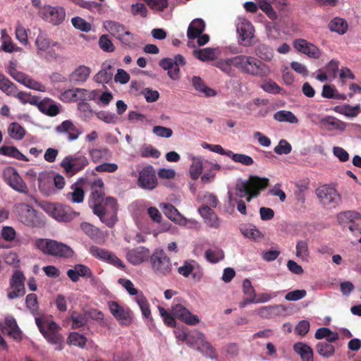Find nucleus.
Instances as JSON below:
<instances>
[{"mask_svg":"<svg viewBox=\"0 0 361 361\" xmlns=\"http://www.w3.org/2000/svg\"><path fill=\"white\" fill-rule=\"evenodd\" d=\"M13 97L18 98L19 101L23 104L27 103L34 106L38 104L39 97L32 96L30 93L18 91V90H17Z\"/></svg>","mask_w":361,"mask_h":361,"instance_id":"8fccbe9b","label":"nucleus"},{"mask_svg":"<svg viewBox=\"0 0 361 361\" xmlns=\"http://www.w3.org/2000/svg\"><path fill=\"white\" fill-rule=\"evenodd\" d=\"M113 76V68L111 65L106 67L102 66V69L94 76V80L97 83H109Z\"/></svg>","mask_w":361,"mask_h":361,"instance_id":"f704fd0d","label":"nucleus"},{"mask_svg":"<svg viewBox=\"0 0 361 361\" xmlns=\"http://www.w3.org/2000/svg\"><path fill=\"white\" fill-rule=\"evenodd\" d=\"M200 214L209 228L217 229L220 227L221 220L217 214L207 205L199 208Z\"/></svg>","mask_w":361,"mask_h":361,"instance_id":"5701e85b","label":"nucleus"},{"mask_svg":"<svg viewBox=\"0 0 361 361\" xmlns=\"http://www.w3.org/2000/svg\"><path fill=\"white\" fill-rule=\"evenodd\" d=\"M232 57L226 59H220L216 62V67L221 70L226 74H231L233 72V64L231 63Z\"/></svg>","mask_w":361,"mask_h":361,"instance_id":"69168bd1","label":"nucleus"},{"mask_svg":"<svg viewBox=\"0 0 361 361\" xmlns=\"http://www.w3.org/2000/svg\"><path fill=\"white\" fill-rule=\"evenodd\" d=\"M228 157L231 158L234 162L240 163L244 166H251L254 164L253 159L244 154H235L231 151Z\"/></svg>","mask_w":361,"mask_h":361,"instance_id":"13d9d810","label":"nucleus"},{"mask_svg":"<svg viewBox=\"0 0 361 361\" xmlns=\"http://www.w3.org/2000/svg\"><path fill=\"white\" fill-rule=\"evenodd\" d=\"M8 135L16 140H21L25 135L26 130L18 123H11L8 128Z\"/></svg>","mask_w":361,"mask_h":361,"instance_id":"ea45409f","label":"nucleus"},{"mask_svg":"<svg viewBox=\"0 0 361 361\" xmlns=\"http://www.w3.org/2000/svg\"><path fill=\"white\" fill-rule=\"evenodd\" d=\"M231 63L239 72L255 77H267L271 73L268 65L252 56L240 54L233 56Z\"/></svg>","mask_w":361,"mask_h":361,"instance_id":"f03ea898","label":"nucleus"},{"mask_svg":"<svg viewBox=\"0 0 361 361\" xmlns=\"http://www.w3.org/2000/svg\"><path fill=\"white\" fill-rule=\"evenodd\" d=\"M296 353L300 355L302 361H314L312 348L304 343L298 342L293 345Z\"/></svg>","mask_w":361,"mask_h":361,"instance_id":"473e14b6","label":"nucleus"},{"mask_svg":"<svg viewBox=\"0 0 361 361\" xmlns=\"http://www.w3.org/2000/svg\"><path fill=\"white\" fill-rule=\"evenodd\" d=\"M315 349L317 353L324 358L331 357L335 354V347L328 342H319L316 345Z\"/></svg>","mask_w":361,"mask_h":361,"instance_id":"4c0bfd02","label":"nucleus"},{"mask_svg":"<svg viewBox=\"0 0 361 361\" xmlns=\"http://www.w3.org/2000/svg\"><path fill=\"white\" fill-rule=\"evenodd\" d=\"M0 90L8 96L13 97L18 88L8 78L0 73Z\"/></svg>","mask_w":361,"mask_h":361,"instance_id":"79ce46f5","label":"nucleus"},{"mask_svg":"<svg viewBox=\"0 0 361 361\" xmlns=\"http://www.w3.org/2000/svg\"><path fill=\"white\" fill-rule=\"evenodd\" d=\"M35 323L44 338L48 343L56 345L55 350H61L63 348V336L60 334L61 326L54 321L42 320L35 318Z\"/></svg>","mask_w":361,"mask_h":361,"instance_id":"39448f33","label":"nucleus"},{"mask_svg":"<svg viewBox=\"0 0 361 361\" xmlns=\"http://www.w3.org/2000/svg\"><path fill=\"white\" fill-rule=\"evenodd\" d=\"M192 54L195 58L201 61L214 60L216 57L215 49L210 47L201 49H195Z\"/></svg>","mask_w":361,"mask_h":361,"instance_id":"a19ab883","label":"nucleus"},{"mask_svg":"<svg viewBox=\"0 0 361 361\" xmlns=\"http://www.w3.org/2000/svg\"><path fill=\"white\" fill-rule=\"evenodd\" d=\"M89 155L94 163H98L102 159H107L110 152L106 147L92 148L89 149Z\"/></svg>","mask_w":361,"mask_h":361,"instance_id":"58836bf2","label":"nucleus"},{"mask_svg":"<svg viewBox=\"0 0 361 361\" xmlns=\"http://www.w3.org/2000/svg\"><path fill=\"white\" fill-rule=\"evenodd\" d=\"M293 47L297 51L310 58L317 59L321 56V51L319 48L304 39H295L293 42Z\"/></svg>","mask_w":361,"mask_h":361,"instance_id":"412c9836","label":"nucleus"},{"mask_svg":"<svg viewBox=\"0 0 361 361\" xmlns=\"http://www.w3.org/2000/svg\"><path fill=\"white\" fill-rule=\"evenodd\" d=\"M85 91L86 90L81 88L68 90L61 94L60 99L63 102H75L78 100V93Z\"/></svg>","mask_w":361,"mask_h":361,"instance_id":"6e6d98bb","label":"nucleus"},{"mask_svg":"<svg viewBox=\"0 0 361 361\" xmlns=\"http://www.w3.org/2000/svg\"><path fill=\"white\" fill-rule=\"evenodd\" d=\"M35 45L37 48V54L47 51L51 46V40L44 33H39L35 40Z\"/></svg>","mask_w":361,"mask_h":361,"instance_id":"3c124183","label":"nucleus"},{"mask_svg":"<svg viewBox=\"0 0 361 361\" xmlns=\"http://www.w3.org/2000/svg\"><path fill=\"white\" fill-rule=\"evenodd\" d=\"M97 117L106 123H116L118 121L117 116L111 112L106 111H100L97 112L96 114Z\"/></svg>","mask_w":361,"mask_h":361,"instance_id":"e2e57ef3","label":"nucleus"},{"mask_svg":"<svg viewBox=\"0 0 361 361\" xmlns=\"http://www.w3.org/2000/svg\"><path fill=\"white\" fill-rule=\"evenodd\" d=\"M26 307L33 314H35L38 308L37 297L34 293H30L25 298Z\"/></svg>","mask_w":361,"mask_h":361,"instance_id":"774afa93","label":"nucleus"},{"mask_svg":"<svg viewBox=\"0 0 361 361\" xmlns=\"http://www.w3.org/2000/svg\"><path fill=\"white\" fill-rule=\"evenodd\" d=\"M158 309L164 323L170 327L176 326V322L175 317H177L188 325L192 326L200 322L198 317L192 314L181 304H176L172 306V314L169 313L163 307L159 306Z\"/></svg>","mask_w":361,"mask_h":361,"instance_id":"7ed1b4c3","label":"nucleus"},{"mask_svg":"<svg viewBox=\"0 0 361 361\" xmlns=\"http://www.w3.org/2000/svg\"><path fill=\"white\" fill-rule=\"evenodd\" d=\"M44 210L59 222L68 223L77 218L80 213L74 211L70 206L62 204L46 202Z\"/></svg>","mask_w":361,"mask_h":361,"instance_id":"1a4fd4ad","label":"nucleus"},{"mask_svg":"<svg viewBox=\"0 0 361 361\" xmlns=\"http://www.w3.org/2000/svg\"><path fill=\"white\" fill-rule=\"evenodd\" d=\"M1 331L16 340L21 339V331L18 326L16 319L13 317H6L4 324L1 326Z\"/></svg>","mask_w":361,"mask_h":361,"instance_id":"b1692460","label":"nucleus"},{"mask_svg":"<svg viewBox=\"0 0 361 361\" xmlns=\"http://www.w3.org/2000/svg\"><path fill=\"white\" fill-rule=\"evenodd\" d=\"M35 245L40 251L47 255L69 258L73 255L71 247L54 240L38 238L35 240Z\"/></svg>","mask_w":361,"mask_h":361,"instance_id":"423d86ee","label":"nucleus"},{"mask_svg":"<svg viewBox=\"0 0 361 361\" xmlns=\"http://www.w3.org/2000/svg\"><path fill=\"white\" fill-rule=\"evenodd\" d=\"M359 104L355 106H352L348 104H344L342 106H336L334 108V111L347 117H355L359 114Z\"/></svg>","mask_w":361,"mask_h":361,"instance_id":"37998d69","label":"nucleus"},{"mask_svg":"<svg viewBox=\"0 0 361 361\" xmlns=\"http://www.w3.org/2000/svg\"><path fill=\"white\" fill-rule=\"evenodd\" d=\"M88 164L87 158L79 153L68 155L61 162V166L63 169L66 174L69 176H73L83 170Z\"/></svg>","mask_w":361,"mask_h":361,"instance_id":"9d476101","label":"nucleus"},{"mask_svg":"<svg viewBox=\"0 0 361 361\" xmlns=\"http://www.w3.org/2000/svg\"><path fill=\"white\" fill-rule=\"evenodd\" d=\"M13 211L18 219L24 225L30 227H42L44 225L42 218L32 206L25 203H16Z\"/></svg>","mask_w":361,"mask_h":361,"instance_id":"0eeeda50","label":"nucleus"},{"mask_svg":"<svg viewBox=\"0 0 361 361\" xmlns=\"http://www.w3.org/2000/svg\"><path fill=\"white\" fill-rule=\"evenodd\" d=\"M150 251L145 246H138L128 249L126 252V258L133 265H139L150 258Z\"/></svg>","mask_w":361,"mask_h":361,"instance_id":"a211bd4d","label":"nucleus"},{"mask_svg":"<svg viewBox=\"0 0 361 361\" xmlns=\"http://www.w3.org/2000/svg\"><path fill=\"white\" fill-rule=\"evenodd\" d=\"M87 338L78 332H72L67 338V343L69 345H74L80 348H84L86 345Z\"/></svg>","mask_w":361,"mask_h":361,"instance_id":"864d4df0","label":"nucleus"},{"mask_svg":"<svg viewBox=\"0 0 361 361\" xmlns=\"http://www.w3.org/2000/svg\"><path fill=\"white\" fill-rule=\"evenodd\" d=\"M274 118L279 122L298 123V118L290 111L281 110L274 114Z\"/></svg>","mask_w":361,"mask_h":361,"instance_id":"49530a36","label":"nucleus"},{"mask_svg":"<svg viewBox=\"0 0 361 361\" xmlns=\"http://www.w3.org/2000/svg\"><path fill=\"white\" fill-rule=\"evenodd\" d=\"M256 55L265 61H270L274 56L273 49L265 44H259L255 48Z\"/></svg>","mask_w":361,"mask_h":361,"instance_id":"c03bdc74","label":"nucleus"},{"mask_svg":"<svg viewBox=\"0 0 361 361\" xmlns=\"http://www.w3.org/2000/svg\"><path fill=\"white\" fill-rule=\"evenodd\" d=\"M316 194L322 204L328 209L336 207L341 201V195L337 190L327 185L318 188Z\"/></svg>","mask_w":361,"mask_h":361,"instance_id":"9b49d317","label":"nucleus"},{"mask_svg":"<svg viewBox=\"0 0 361 361\" xmlns=\"http://www.w3.org/2000/svg\"><path fill=\"white\" fill-rule=\"evenodd\" d=\"M137 185L146 190H152L158 185L154 169L151 165H147L139 172Z\"/></svg>","mask_w":361,"mask_h":361,"instance_id":"dca6fc26","label":"nucleus"},{"mask_svg":"<svg viewBox=\"0 0 361 361\" xmlns=\"http://www.w3.org/2000/svg\"><path fill=\"white\" fill-rule=\"evenodd\" d=\"M192 84L195 90L199 92L202 96L209 97H214L216 94V91L207 86L202 79L199 76L192 77Z\"/></svg>","mask_w":361,"mask_h":361,"instance_id":"7c9ffc66","label":"nucleus"},{"mask_svg":"<svg viewBox=\"0 0 361 361\" xmlns=\"http://www.w3.org/2000/svg\"><path fill=\"white\" fill-rule=\"evenodd\" d=\"M73 25L76 28L83 32H89L92 26L90 23H87L80 17H74L71 20Z\"/></svg>","mask_w":361,"mask_h":361,"instance_id":"338daca9","label":"nucleus"},{"mask_svg":"<svg viewBox=\"0 0 361 361\" xmlns=\"http://www.w3.org/2000/svg\"><path fill=\"white\" fill-rule=\"evenodd\" d=\"M104 185L101 178L91 182V193L88 204L93 213L99 218L101 221L111 228L117 220V201L111 197H104Z\"/></svg>","mask_w":361,"mask_h":361,"instance_id":"f257e3e1","label":"nucleus"},{"mask_svg":"<svg viewBox=\"0 0 361 361\" xmlns=\"http://www.w3.org/2000/svg\"><path fill=\"white\" fill-rule=\"evenodd\" d=\"M118 39L125 47L135 49L137 47V36L128 30Z\"/></svg>","mask_w":361,"mask_h":361,"instance_id":"a18cd8bd","label":"nucleus"},{"mask_svg":"<svg viewBox=\"0 0 361 361\" xmlns=\"http://www.w3.org/2000/svg\"><path fill=\"white\" fill-rule=\"evenodd\" d=\"M99 44L100 48L106 52H113L115 50V47L107 35H103L99 37Z\"/></svg>","mask_w":361,"mask_h":361,"instance_id":"680f3d73","label":"nucleus"},{"mask_svg":"<svg viewBox=\"0 0 361 361\" xmlns=\"http://www.w3.org/2000/svg\"><path fill=\"white\" fill-rule=\"evenodd\" d=\"M25 276L20 271H16L10 279V286L12 290H8L7 297L10 300L22 297L25 293L24 286Z\"/></svg>","mask_w":361,"mask_h":361,"instance_id":"f3484780","label":"nucleus"},{"mask_svg":"<svg viewBox=\"0 0 361 361\" xmlns=\"http://www.w3.org/2000/svg\"><path fill=\"white\" fill-rule=\"evenodd\" d=\"M292 147L291 145L286 140H281L276 145L274 151L276 154L281 155V154H288L291 152Z\"/></svg>","mask_w":361,"mask_h":361,"instance_id":"0e129e2a","label":"nucleus"},{"mask_svg":"<svg viewBox=\"0 0 361 361\" xmlns=\"http://www.w3.org/2000/svg\"><path fill=\"white\" fill-rule=\"evenodd\" d=\"M296 256L304 261H307L310 257V251L307 242L299 240L296 245Z\"/></svg>","mask_w":361,"mask_h":361,"instance_id":"5fc2aeb1","label":"nucleus"},{"mask_svg":"<svg viewBox=\"0 0 361 361\" xmlns=\"http://www.w3.org/2000/svg\"><path fill=\"white\" fill-rule=\"evenodd\" d=\"M149 262L156 276L164 277L172 274L173 268L171 260L162 249H156L151 255Z\"/></svg>","mask_w":361,"mask_h":361,"instance_id":"6e6552de","label":"nucleus"},{"mask_svg":"<svg viewBox=\"0 0 361 361\" xmlns=\"http://www.w3.org/2000/svg\"><path fill=\"white\" fill-rule=\"evenodd\" d=\"M45 18L54 25L60 24L65 18V10L61 7L49 6L45 9Z\"/></svg>","mask_w":361,"mask_h":361,"instance_id":"bb28decb","label":"nucleus"},{"mask_svg":"<svg viewBox=\"0 0 361 361\" xmlns=\"http://www.w3.org/2000/svg\"><path fill=\"white\" fill-rule=\"evenodd\" d=\"M72 329H78L85 326L87 322L86 315L73 312L71 315Z\"/></svg>","mask_w":361,"mask_h":361,"instance_id":"052dcab7","label":"nucleus"},{"mask_svg":"<svg viewBox=\"0 0 361 361\" xmlns=\"http://www.w3.org/2000/svg\"><path fill=\"white\" fill-rule=\"evenodd\" d=\"M186 63L185 58L177 54L174 58H164L159 61V65L164 70L168 71L169 77L176 80L180 78V67L184 66Z\"/></svg>","mask_w":361,"mask_h":361,"instance_id":"f8f14e48","label":"nucleus"},{"mask_svg":"<svg viewBox=\"0 0 361 361\" xmlns=\"http://www.w3.org/2000/svg\"><path fill=\"white\" fill-rule=\"evenodd\" d=\"M0 154L14 158L18 160L25 161H28V159L23 154H22L16 147L4 145L0 147Z\"/></svg>","mask_w":361,"mask_h":361,"instance_id":"c9c22d12","label":"nucleus"},{"mask_svg":"<svg viewBox=\"0 0 361 361\" xmlns=\"http://www.w3.org/2000/svg\"><path fill=\"white\" fill-rule=\"evenodd\" d=\"M184 339L190 345H197V349L204 353L209 357H215V350L209 343L205 341L204 335L200 332L195 331L192 334L184 335Z\"/></svg>","mask_w":361,"mask_h":361,"instance_id":"ddd939ff","label":"nucleus"},{"mask_svg":"<svg viewBox=\"0 0 361 361\" xmlns=\"http://www.w3.org/2000/svg\"><path fill=\"white\" fill-rule=\"evenodd\" d=\"M321 123L322 124H329L331 126H333L335 129L344 131L347 127V123L337 119L334 116H326L321 119Z\"/></svg>","mask_w":361,"mask_h":361,"instance_id":"603ef678","label":"nucleus"},{"mask_svg":"<svg viewBox=\"0 0 361 361\" xmlns=\"http://www.w3.org/2000/svg\"><path fill=\"white\" fill-rule=\"evenodd\" d=\"M91 73V69L88 66L81 65L77 67L68 77L70 82L80 85L87 81Z\"/></svg>","mask_w":361,"mask_h":361,"instance_id":"393cba45","label":"nucleus"},{"mask_svg":"<svg viewBox=\"0 0 361 361\" xmlns=\"http://www.w3.org/2000/svg\"><path fill=\"white\" fill-rule=\"evenodd\" d=\"M38 109L49 116H55L60 112L59 106L51 99L38 101L36 105Z\"/></svg>","mask_w":361,"mask_h":361,"instance_id":"c756f323","label":"nucleus"},{"mask_svg":"<svg viewBox=\"0 0 361 361\" xmlns=\"http://www.w3.org/2000/svg\"><path fill=\"white\" fill-rule=\"evenodd\" d=\"M55 131L59 134H66L68 141L77 140L82 134V131L71 120L63 121L60 125L56 126Z\"/></svg>","mask_w":361,"mask_h":361,"instance_id":"4be33fe9","label":"nucleus"},{"mask_svg":"<svg viewBox=\"0 0 361 361\" xmlns=\"http://www.w3.org/2000/svg\"><path fill=\"white\" fill-rule=\"evenodd\" d=\"M38 187L42 193L50 195L54 192L52 176L47 172H41L37 178Z\"/></svg>","mask_w":361,"mask_h":361,"instance_id":"a878e982","label":"nucleus"},{"mask_svg":"<svg viewBox=\"0 0 361 361\" xmlns=\"http://www.w3.org/2000/svg\"><path fill=\"white\" fill-rule=\"evenodd\" d=\"M240 231L245 238H250L254 241H259L264 238L262 233L253 224H241L240 226Z\"/></svg>","mask_w":361,"mask_h":361,"instance_id":"cd10ccee","label":"nucleus"},{"mask_svg":"<svg viewBox=\"0 0 361 361\" xmlns=\"http://www.w3.org/2000/svg\"><path fill=\"white\" fill-rule=\"evenodd\" d=\"M161 208L164 214L172 221L182 225L187 226L188 224H197L196 221L188 220L184 217L178 210L171 204L163 203L161 204Z\"/></svg>","mask_w":361,"mask_h":361,"instance_id":"aec40b11","label":"nucleus"},{"mask_svg":"<svg viewBox=\"0 0 361 361\" xmlns=\"http://www.w3.org/2000/svg\"><path fill=\"white\" fill-rule=\"evenodd\" d=\"M281 310H284L283 305L262 307L259 309L258 314L262 318L269 319L277 314Z\"/></svg>","mask_w":361,"mask_h":361,"instance_id":"09e8293b","label":"nucleus"},{"mask_svg":"<svg viewBox=\"0 0 361 361\" xmlns=\"http://www.w3.org/2000/svg\"><path fill=\"white\" fill-rule=\"evenodd\" d=\"M269 180L266 178H259L251 176L246 181L236 185L235 195L243 198L246 197V201L250 202L252 197H257L261 190L268 186Z\"/></svg>","mask_w":361,"mask_h":361,"instance_id":"20e7f679","label":"nucleus"},{"mask_svg":"<svg viewBox=\"0 0 361 361\" xmlns=\"http://www.w3.org/2000/svg\"><path fill=\"white\" fill-rule=\"evenodd\" d=\"M207 260L211 263H217L224 257L222 250L216 248L215 250L209 249L205 252Z\"/></svg>","mask_w":361,"mask_h":361,"instance_id":"bf43d9fd","label":"nucleus"},{"mask_svg":"<svg viewBox=\"0 0 361 361\" xmlns=\"http://www.w3.org/2000/svg\"><path fill=\"white\" fill-rule=\"evenodd\" d=\"M205 29V23L202 19L196 18L189 25L187 30V37L190 39H196L202 34Z\"/></svg>","mask_w":361,"mask_h":361,"instance_id":"c85d7f7f","label":"nucleus"},{"mask_svg":"<svg viewBox=\"0 0 361 361\" xmlns=\"http://www.w3.org/2000/svg\"><path fill=\"white\" fill-rule=\"evenodd\" d=\"M104 27L107 32L116 39H118L127 30L124 25L113 20L105 21Z\"/></svg>","mask_w":361,"mask_h":361,"instance_id":"2f4dec72","label":"nucleus"},{"mask_svg":"<svg viewBox=\"0 0 361 361\" xmlns=\"http://www.w3.org/2000/svg\"><path fill=\"white\" fill-rule=\"evenodd\" d=\"M203 163L200 158H193L190 167V175L192 179L197 180L202 172Z\"/></svg>","mask_w":361,"mask_h":361,"instance_id":"4d7b16f0","label":"nucleus"},{"mask_svg":"<svg viewBox=\"0 0 361 361\" xmlns=\"http://www.w3.org/2000/svg\"><path fill=\"white\" fill-rule=\"evenodd\" d=\"M109 309L113 316L123 325L128 326L132 322V312L128 308L121 306L117 302L110 301Z\"/></svg>","mask_w":361,"mask_h":361,"instance_id":"6ab92c4d","label":"nucleus"},{"mask_svg":"<svg viewBox=\"0 0 361 361\" xmlns=\"http://www.w3.org/2000/svg\"><path fill=\"white\" fill-rule=\"evenodd\" d=\"M3 178L7 184L13 190L23 194L28 192V188L18 174L17 170L13 167H7L3 171Z\"/></svg>","mask_w":361,"mask_h":361,"instance_id":"2eb2a0df","label":"nucleus"},{"mask_svg":"<svg viewBox=\"0 0 361 361\" xmlns=\"http://www.w3.org/2000/svg\"><path fill=\"white\" fill-rule=\"evenodd\" d=\"M348 23L346 20L341 18H334L329 23L328 27L332 31L340 35H343L348 30Z\"/></svg>","mask_w":361,"mask_h":361,"instance_id":"e433bc0d","label":"nucleus"},{"mask_svg":"<svg viewBox=\"0 0 361 361\" xmlns=\"http://www.w3.org/2000/svg\"><path fill=\"white\" fill-rule=\"evenodd\" d=\"M235 26L240 44L245 47L251 46L254 38V27L252 23L246 18H238Z\"/></svg>","mask_w":361,"mask_h":361,"instance_id":"4468645a","label":"nucleus"},{"mask_svg":"<svg viewBox=\"0 0 361 361\" xmlns=\"http://www.w3.org/2000/svg\"><path fill=\"white\" fill-rule=\"evenodd\" d=\"M135 300L137 305H139L143 317L147 319H152L149 305L143 293L142 292H140V293L137 294V295L135 298Z\"/></svg>","mask_w":361,"mask_h":361,"instance_id":"de8ad7c7","label":"nucleus"},{"mask_svg":"<svg viewBox=\"0 0 361 361\" xmlns=\"http://www.w3.org/2000/svg\"><path fill=\"white\" fill-rule=\"evenodd\" d=\"M80 228L85 233H86L91 239L95 242H100L103 238L102 231L89 223L82 222L80 224Z\"/></svg>","mask_w":361,"mask_h":361,"instance_id":"72a5a7b5","label":"nucleus"}]
</instances>
